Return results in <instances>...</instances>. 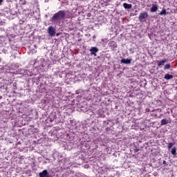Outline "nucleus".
Segmentation results:
<instances>
[{"label":"nucleus","instance_id":"obj_1","mask_svg":"<svg viewBox=\"0 0 177 177\" xmlns=\"http://www.w3.org/2000/svg\"><path fill=\"white\" fill-rule=\"evenodd\" d=\"M66 17V12L64 10H60L58 12L53 15L51 17V21H59V20H62Z\"/></svg>","mask_w":177,"mask_h":177},{"label":"nucleus","instance_id":"obj_2","mask_svg":"<svg viewBox=\"0 0 177 177\" xmlns=\"http://www.w3.org/2000/svg\"><path fill=\"white\" fill-rule=\"evenodd\" d=\"M48 32L50 37H53L56 34V29L53 26H50L48 28Z\"/></svg>","mask_w":177,"mask_h":177},{"label":"nucleus","instance_id":"obj_3","mask_svg":"<svg viewBox=\"0 0 177 177\" xmlns=\"http://www.w3.org/2000/svg\"><path fill=\"white\" fill-rule=\"evenodd\" d=\"M148 16L147 12H141L138 17V19L140 21H143V20L147 19Z\"/></svg>","mask_w":177,"mask_h":177},{"label":"nucleus","instance_id":"obj_4","mask_svg":"<svg viewBox=\"0 0 177 177\" xmlns=\"http://www.w3.org/2000/svg\"><path fill=\"white\" fill-rule=\"evenodd\" d=\"M90 52H91V55H94L96 56V53L99 52V49L96 47H91L90 49Z\"/></svg>","mask_w":177,"mask_h":177},{"label":"nucleus","instance_id":"obj_5","mask_svg":"<svg viewBox=\"0 0 177 177\" xmlns=\"http://www.w3.org/2000/svg\"><path fill=\"white\" fill-rule=\"evenodd\" d=\"M156 63H157L158 67H161V66H164V64H165V63H167V59H164L160 61H157Z\"/></svg>","mask_w":177,"mask_h":177},{"label":"nucleus","instance_id":"obj_6","mask_svg":"<svg viewBox=\"0 0 177 177\" xmlns=\"http://www.w3.org/2000/svg\"><path fill=\"white\" fill-rule=\"evenodd\" d=\"M150 10L151 12H157V10H158V6L156 4H152V7Z\"/></svg>","mask_w":177,"mask_h":177},{"label":"nucleus","instance_id":"obj_7","mask_svg":"<svg viewBox=\"0 0 177 177\" xmlns=\"http://www.w3.org/2000/svg\"><path fill=\"white\" fill-rule=\"evenodd\" d=\"M131 61L132 59H122L120 60V62L123 63L124 64H131Z\"/></svg>","mask_w":177,"mask_h":177},{"label":"nucleus","instance_id":"obj_8","mask_svg":"<svg viewBox=\"0 0 177 177\" xmlns=\"http://www.w3.org/2000/svg\"><path fill=\"white\" fill-rule=\"evenodd\" d=\"M123 8H124V9H132V4H128L127 3H124Z\"/></svg>","mask_w":177,"mask_h":177},{"label":"nucleus","instance_id":"obj_9","mask_svg":"<svg viewBox=\"0 0 177 177\" xmlns=\"http://www.w3.org/2000/svg\"><path fill=\"white\" fill-rule=\"evenodd\" d=\"M164 78H165V80H172V78H174V75H169V74L167 73V74L165 75Z\"/></svg>","mask_w":177,"mask_h":177},{"label":"nucleus","instance_id":"obj_10","mask_svg":"<svg viewBox=\"0 0 177 177\" xmlns=\"http://www.w3.org/2000/svg\"><path fill=\"white\" fill-rule=\"evenodd\" d=\"M171 153L173 156H176V147H174L171 150Z\"/></svg>","mask_w":177,"mask_h":177},{"label":"nucleus","instance_id":"obj_11","mask_svg":"<svg viewBox=\"0 0 177 177\" xmlns=\"http://www.w3.org/2000/svg\"><path fill=\"white\" fill-rule=\"evenodd\" d=\"M168 124V120L167 119H162L161 120V125H167Z\"/></svg>","mask_w":177,"mask_h":177},{"label":"nucleus","instance_id":"obj_12","mask_svg":"<svg viewBox=\"0 0 177 177\" xmlns=\"http://www.w3.org/2000/svg\"><path fill=\"white\" fill-rule=\"evenodd\" d=\"M160 16L164 15H167V10L165 9H163L159 14H158Z\"/></svg>","mask_w":177,"mask_h":177},{"label":"nucleus","instance_id":"obj_13","mask_svg":"<svg viewBox=\"0 0 177 177\" xmlns=\"http://www.w3.org/2000/svg\"><path fill=\"white\" fill-rule=\"evenodd\" d=\"M174 145H175V144H174L172 142L169 143L168 146H167L168 150H171V149L174 147Z\"/></svg>","mask_w":177,"mask_h":177},{"label":"nucleus","instance_id":"obj_14","mask_svg":"<svg viewBox=\"0 0 177 177\" xmlns=\"http://www.w3.org/2000/svg\"><path fill=\"white\" fill-rule=\"evenodd\" d=\"M169 68H171V64L165 65V70H169Z\"/></svg>","mask_w":177,"mask_h":177},{"label":"nucleus","instance_id":"obj_15","mask_svg":"<svg viewBox=\"0 0 177 177\" xmlns=\"http://www.w3.org/2000/svg\"><path fill=\"white\" fill-rule=\"evenodd\" d=\"M139 151V149H134V153H138Z\"/></svg>","mask_w":177,"mask_h":177},{"label":"nucleus","instance_id":"obj_16","mask_svg":"<svg viewBox=\"0 0 177 177\" xmlns=\"http://www.w3.org/2000/svg\"><path fill=\"white\" fill-rule=\"evenodd\" d=\"M163 164H164V165H167V161L164 160Z\"/></svg>","mask_w":177,"mask_h":177},{"label":"nucleus","instance_id":"obj_17","mask_svg":"<svg viewBox=\"0 0 177 177\" xmlns=\"http://www.w3.org/2000/svg\"><path fill=\"white\" fill-rule=\"evenodd\" d=\"M3 2V0H0V5H2Z\"/></svg>","mask_w":177,"mask_h":177},{"label":"nucleus","instance_id":"obj_18","mask_svg":"<svg viewBox=\"0 0 177 177\" xmlns=\"http://www.w3.org/2000/svg\"><path fill=\"white\" fill-rule=\"evenodd\" d=\"M109 44L111 45L112 44H114V41H111Z\"/></svg>","mask_w":177,"mask_h":177}]
</instances>
